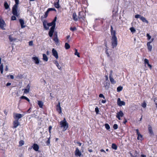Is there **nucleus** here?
<instances>
[{"instance_id": "nucleus-22", "label": "nucleus", "mask_w": 157, "mask_h": 157, "mask_svg": "<svg viewBox=\"0 0 157 157\" xmlns=\"http://www.w3.org/2000/svg\"><path fill=\"white\" fill-rule=\"evenodd\" d=\"M38 104L40 108H42L43 105V102L41 101H38Z\"/></svg>"}, {"instance_id": "nucleus-46", "label": "nucleus", "mask_w": 157, "mask_h": 157, "mask_svg": "<svg viewBox=\"0 0 157 157\" xmlns=\"http://www.w3.org/2000/svg\"><path fill=\"white\" fill-rule=\"evenodd\" d=\"M147 40H150L151 38V36L149 35V34L148 33H147Z\"/></svg>"}, {"instance_id": "nucleus-9", "label": "nucleus", "mask_w": 157, "mask_h": 157, "mask_svg": "<svg viewBox=\"0 0 157 157\" xmlns=\"http://www.w3.org/2000/svg\"><path fill=\"white\" fill-rule=\"evenodd\" d=\"M117 104L120 106L124 105H125V102L121 100L120 98H118L117 100Z\"/></svg>"}, {"instance_id": "nucleus-33", "label": "nucleus", "mask_w": 157, "mask_h": 157, "mask_svg": "<svg viewBox=\"0 0 157 157\" xmlns=\"http://www.w3.org/2000/svg\"><path fill=\"white\" fill-rule=\"evenodd\" d=\"M112 147L113 149L116 150L117 149V146L116 144L113 143L112 144Z\"/></svg>"}, {"instance_id": "nucleus-39", "label": "nucleus", "mask_w": 157, "mask_h": 157, "mask_svg": "<svg viewBox=\"0 0 157 157\" xmlns=\"http://www.w3.org/2000/svg\"><path fill=\"white\" fill-rule=\"evenodd\" d=\"M24 144V142L23 140H20L19 142V144L20 146H22Z\"/></svg>"}, {"instance_id": "nucleus-32", "label": "nucleus", "mask_w": 157, "mask_h": 157, "mask_svg": "<svg viewBox=\"0 0 157 157\" xmlns=\"http://www.w3.org/2000/svg\"><path fill=\"white\" fill-rule=\"evenodd\" d=\"M65 48L66 49H68L70 48V45L68 43H65Z\"/></svg>"}, {"instance_id": "nucleus-12", "label": "nucleus", "mask_w": 157, "mask_h": 157, "mask_svg": "<svg viewBox=\"0 0 157 157\" xmlns=\"http://www.w3.org/2000/svg\"><path fill=\"white\" fill-rule=\"evenodd\" d=\"M154 39L153 38L151 40V41H149L147 43V49H148V50L149 51H151V50H152V47L151 45H150V44L151 43V42L152 41H153Z\"/></svg>"}, {"instance_id": "nucleus-21", "label": "nucleus", "mask_w": 157, "mask_h": 157, "mask_svg": "<svg viewBox=\"0 0 157 157\" xmlns=\"http://www.w3.org/2000/svg\"><path fill=\"white\" fill-rule=\"evenodd\" d=\"M109 78L110 82L112 84H114L116 83V82L114 80V79L112 78V76H109Z\"/></svg>"}, {"instance_id": "nucleus-15", "label": "nucleus", "mask_w": 157, "mask_h": 157, "mask_svg": "<svg viewBox=\"0 0 157 157\" xmlns=\"http://www.w3.org/2000/svg\"><path fill=\"white\" fill-rule=\"evenodd\" d=\"M13 128H16L20 124V123L17 120H15L13 122Z\"/></svg>"}, {"instance_id": "nucleus-42", "label": "nucleus", "mask_w": 157, "mask_h": 157, "mask_svg": "<svg viewBox=\"0 0 157 157\" xmlns=\"http://www.w3.org/2000/svg\"><path fill=\"white\" fill-rule=\"evenodd\" d=\"M70 29L71 31H74L76 30V28L75 27H71L70 28Z\"/></svg>"}, {"instance_id": "nucleus-43", "label": "nucleus", "mask_w": 157, "mask_h": 157, "mask_svg": "<svg viewBox=\"0 0 157 157\" xmlns=\"http://www.w3.org/2000/svg\"><path fill=\"white\" fill-rule=\"evenodd\" d=\"M15 15L12 16L11 17V20L13 21L16 20V17L15 16Z\"/></svg>"}, {"instance_id": "nucleus-60", "label": "nucleus", "mask_w": 157, "mask_h": 157, "mask_svg": "<svg viewBox=\"0 0 157 157\" xmlns=\"http://www.w3.org/2000/svg\"><path fill=\"white\" fill-rule=\"evenodd\" d=\"M77 144H78V146H81L82 145V143L79 142H77Z\"/></svg>"}, {"instance_id": "nucleus-52", "label": "nucleus", "mask_w": 157, "mask_h": 157, "mask_svg": "<svg viewBox=\"0 0 157 157\" xmlns=\"http://www.w3.org/2000/svg\"><path fill=\"white\" fill-rule=\"evenodd\" d=\"M29 45L30 46H32L33 45V42L32 41H30L29 42Z\"/></svg>"}, {"instance_id": "nucleus-57", "label": "nucleus", "mask_w": 157, "mask_h": 157, "mask_svg": "<svg viewBox=\"0 0 157 157\" xmlns=\"http://www.w3.org/2000/svg\"><path fill=\"white\" fill-rule=\"evenodd\" d=\"M5 70L6 71H7L8 70V66L7 65H6V68H5Z\"/></svg>"}, {"instance_id": "nucleus-34", "label": "nucleus", "mask_w": 157, "mask_h": 157, "mask_svg": "<svg viewBox=\"0 0 157 157\" xmlns=\"http://www.w3.org/2000/svg\"><path fill=\"white\" fill-rule=\"evenodd\" d=\"M123 89V88L121 86H119L117 88V92H120Z\"/></svg>"}, {"instance_id": "nucleus-31", "label": "nucleus", "mask_w": 157, "mask_h": 157, "mask_svg": "<svg viewBox=\"0 0 157 157\" xmlns=\"http://www.w3.org/2000/svg\"><path fill=\"white\" fill-rule=\"evenodd\" d=\"M49 12L48 11V10H47L45 12V14L44 15V16H41V18H46L48 16V13Z\"/></svg>"}, {"instance_id": "nucleus-54", "label": "nucleus", "mask_w": 157, "mask_h": 157, "mask_svg": "<svg viewBox=\"0 0 157 157\" xmlns=\"http://www.w3.org/2000/svg\"><path fill=\"white\" fill-rule=\"evenodd\" d=\"M130 155L131 156V157H137V155H134L132 153H130Z\"/></svg>"}, {"instance_id": "nucleus-62", "label": "nucleus", "mask_w": 157, "mask_h": 157, "mask_svg": "<svg viewBox=\"0 0 157 157\" xmlns=\"http://www.w3.org/2000/svg\"><path fill=\"white\" fill-rule=\"evenodd\" d=\"M52 128V126H51V125L49 126L48 127V130H51Z\"/></svg>"}, {"instance_id": "nucleus-30", "label": "nucleus", "mask_w": 157, "mask_h": 157, "mask_svg": "<svg viewBox=\"0 0 157 157\" xmlns=\"http://www.w3.org/2000/svg\"><path fill=\"white\" fill-rule=\"evenodd\" d=\"M112 37H117L116 35V32L115 30L111 32Z\"/></svg>"}, {"instance_id": "nucleus-63", "label": "nucleus", "mask_w": 157, "mask_h": 157, "mask_svg": "<svg viewBox=\"0 0 157 157\" xmlns=\"http://www.w3.org/2000/svg\"><path fill=\"white\" fill-rule=\"evenodd\" d=\"M10 78L11 79H14V76H13V75H10Z\"/></svg>"}, {"instance_id": "nucleus-24", "label": "nucleus", "mask_w": 157, "mask_h": 157, "mask_svg": "<svg viewBox=\"0 0 157 157\" xmlns=\"http://www.w3.org/2000/svg\"><path fill=\"white\" fill-rule=\"evenodd\" d=\"M33 59L35 61L36 64H38L39 63V60L38 58L37 57H34L33 58Z\"/></svg>"}, {"instance_id": "nucleus-45", "label": "nucleus", "mask_w": 157, "mask_h": 157, "mask_svg": "<svg viewBox=\"0 0 157 157\" xmlns=\"http://www.w3.org/2000/svg\"><path fill=\"white\" fill-rule=\"evenodd\" d=\"M47 10L49 12L51 11H56V10L54 8H49Z\"/></svg>"}, {"instance_id": "nucleus-50", "label": "nucleus", "mask_w": 157, "mask_h": 157, "mask_svg": "<svg viewBox=\"0 0 157 157\" xmlns=\"http://www.w3.org/2000/svg\"><path fill=\"white\" fill-rule=\"evenodd\" d=\"M56 66L57 67V68L59 69V70H61V67L59 65V63H57V64L56 65Z\"/></svg>"}, {"instance_id": "nucleus-58", "label": "nucleus", "mask_w": 157, "mask_h": 157, "mask_svg": "<svg viewBox=\"0 0 157 157\" xmlns=\"http://www.w3.org/2000/svg\"><path fill=\"white\" fill-rule=\"evenodd\" d=\"M147 65L148 66V67H149V68H150L151 69V67H152V66H151V64H150L149 63H148V64H147Z\"/></svg>"}, {"instance_id": "nucleus-7", "label": "nucleus", "mask_w": 157, "mask_h": 157, "mask_svg": "<svg viewBox=\"0 0 157 157\" xmlns=\"http://www.w3.org/2000/svg\"><path fill=\"white\" fill-rule=\"evenodd\" d=\"M136 134L138 136L137 139L138 140L142 141L143 140V136L140 134L138 129H136Z\"/></svg>"}, {"instance_id": "nucleus-11", "label": "nucleus", "mask_w": 157, "mask_h": 157, "mask_svg": "<svg viewBox=\"0 0 157 157\" xmlns=\"http://www.w3.org/2000/svg\"><path fill=\"white\" fill-rule=\"evenodd\" d=\"M56 110L59 114H61L62 113L61 108L60 106V102H59L56 107Z\"/></svg>"}, {"instance_id": "nucleus-4", "label": "nucleus", "mask_w": 157, "mask_h": 157, "mask_svg": "<svg viewBox=\"0 0 157 157\" xmlns=\"http://www.w3.org/2000/svg\"><path fill=\"white\" fill-rule=\"evenodd\" d=\"M112 48H114L117 45V37H112L111 39Z\"/></svg>"}, {"instance_id": "nucleus-44", "label": "nucleus", "mask_w": 157, "mask_h": 157, "mask_svg": "<svg viewBox=\"0 0 157 157\" xmlns=\"http://www.w3.org/2000/svg\"><path fill=\"white\" fill-rule=\"evenodd\" d=\"M113 127L114 129H116L118 128V125L117 124H114L113 125Z\"/></svg>"}, {"instance_id": "nucleus-35", "label": "nucleus", "mask_w": 157, "mask_h": 157, "mask_svg": "<svg viewBox=\"0 0 157 157\" xmlns=\"http://www.w3.org/2000/svg\"><path fill=\"white\" fill-rule=\"evenodd\" d=\"M75 55H77L78 57H80V56L79 55V53L78 52V50L77 49H75Z\"/></svg>"}, {"instance_id": "nucleus-17", "label": "nucleus", "mask_w": 157, "mask_h": 157, "mask_svg": "<svg viewBox=\"0 0 157 157\" xmlns=\"http://www.w3.org/2000/svg\"><path fill=\"white\" fill-rule=\"evenodd\" d=\"M19 21L21 24V27L22 29H23L26 26L24 25V21L23 19H19Z\"/></svg>"}, {"instance_id": "nucleus-49", "label": "nucleus", "mask_w": 157, "mask_h": 157, "mask_svg": "<svg viewBox=\"0 0 157 157\" xmlns=\"http://www.w3.org/2000/svg\"><path fill=\"white\" fill-rule=\"evenodd\" d=\"M9 39L10 40L11 42H12L13 41V38L11 36H9Z\"/></svg>"}, {"instance_id": "nucleus-14", "label": "nucleus", "mask_w": 157, "mask_h": 157, "mask_svg": "<svg viewBox=\"0 0 157 157\" xmlns=\"http://www.w3.org/2000/svg\"><path fill=\"white\" fill-rule=\"evenodd\" d=\"M75 155L76 156H78L80 157L82 155V153L80 151L79 149L78 148H76L75 152Z\"/></svg>"}, {"instance_id": "nucleus-16", "label": "nucleus", "mask_w": 157, "mask_h": 157, "mask_svg": "<svg viewBox=\"0 0 157 157\" xmlns=\"http://www.w3.org/2000/svg\"><path fill=\"white\" fill-rule=\"evenodd\" d=\"M30 86L29 84H28L26 86V89H23V90H24L23 92V94H28L29 93L30 90Z\"/></svg>"}, {"instance_id": "nucleus-27", "label": "nucleus", "mask_w": 157, "mask_h": 157, "mask_svg": "<svg viewBox=\"0 0 157 157\" xmlns=\"http://www.w3.org/2000/svg\"><path fill=\"white\" fill-rule=\"evenodd\" d=\"M4 6L5 9L6 10H7L9 8V5H8V3L6 1H5L4 2Z\"/></svg>"}, {"instance_id": "nucleus-29", "label": "nucleus", "mask_w": 157, "mask_h": 157, "mask_svg": "<svg viewBox=\"0 0 157 157\" xmlns=\"http://www.w3.org/2000/svg\"><path fill=\"white\" fill-rule=\"evenodd\" d=\"M53 40L55 41L56 44H58L59 43L58 37H54L53 39Z\"/></svg>"}, {"instance_id": "nucleus-37", "label": "nucleus", "mask_w": 157, "mask_h": 157, "mask_svg": "<svg viewBox=\"0 0 157 157\" xmlns=\"http://www.w3.org/2000/svg\"><path fill=\"white\" fill-rule=\"evenodd\" d=\"M50 137H49L48 138L47 141L46 142V145L47 146H49L50 145Z\"/></svg>"}, {"instance_id": "nucleus-40", "label": "nucleus", "mask_w": 157, "mask_h": 157, "mask_svg": "<svg viewBox=\"0 0 157 157\" xmlns=\"http://www.w3.org/2000/svg\"><path fill=\"white\" fill-rule=\"evenodd\" d=\"M146 105H147V104L145 102V101H144L143 103H142V104H141V106H142L144 108H145L146 107Z\"/></svg>"}, {"instance_id": "nucleus-3", "label": "nucleus", "mask_w": 157, "mask_h": 157, "mask_svg": "<svg viewBox=\"0 0 157 157\" xmlns=\"http://www.w3.org/2000/svg\"><path fill=\"white\" fill-rule=\"evenodd\" d=\"M60 124L61 128H63V131H66L68 128V124L67 122L66 119L64 118L63 120L60 122Z\"/></svg>"}, {"instance_id": "nucleus-2", "label": "nucleus", "mask_w": 157, "mask_h": 157, "mask_svg": "<svg viewBox=\"0 0 157 157\" xmlns=\"http://www.w3.org/2000/svg\"><path fill=\"white\" fill-rule=\"evenodd\" d=\"M14 0L15 4L12 7V13L13 15H15L16 16L18 17L19 15L18 13L17 12L18 6L19 3V0Z\"/></svg>"}, {"instance_id": "nucleus-48", "label": "nucleus", "mask_w": 157, "mask_h": 157, "mask_svg": "<svg viewBox=\"0 0 157 157\" xmlns=\"http://www.w3.org/2000/svg\"><path fill=\"white\" fill-rule=\"evenodd\" d=\"M108 49H106V51H105V53L107 55V56L108 57H109L110 56V55L109 54V53L108 52Z\"/></svg>"}, {"instance_id": "nucleus-6", "label": "nucleus", "mask_w": 157, "mask_h": 157, "mask_svg": "<svg viewBox=\"0 0 157 157\" xmlns=\"http://www.w3.org/2000/svg\"><path fill=\"white\" fill-rule=\"evenodd\" d=\"M86 16V14L83 11H80L79 12L78 17L79 19H81L83 20H84Z\"/></svg>"}, {"instance_id": "nucleus-55", "label": "nucleus", "mask_w": 157, "mask_h": 157, "mask_svg": "<svg viewBox=\"0 0 157 157\" xmlns=\"http://www.w3.org/2000/svg\"><path fill=\"white\" fill-rule=\"evenodd\" d=\"M54 37H58L57 33L56 32L54 33Z\"/></svg>"}, {"instance_id": "nucleus-64", "label": "nucleus", "mask_w": 157, "mask_h": 157, "mask_svg": "<svg viewBox=\"0 0 157 157\" xmlns=\"http://www.w3.org/2000/svg\"><path fill=\"white\" fill-rule=\"evenodd\" d=\"M146 156L144 154H141V157H146Z\"/></svg>"}, {"instance_id": "nucleus-5", "label": "nucleus", "mask_w": 157, "mask_h": 157, "mask_svg": "<svg viewBox=\"0 0 157 157\" xmlns=\"http://www.w3.org/2000/svg\"><path fill=\"white\" fill-rule=\"evenodd\" d=\"M135 17L136 18H140L143 22H145L147 24L148 23V21L144 17L141 16V15L139 14L136 15L135 16Z\"/></svg>"}, {"instance_id": "nucleus-19", "label": "nucleus", "mask_w": 157, "mask_h": 157, "mask_svg": "<svg viewBox=\"0 0 157 157\" xmlns=\"http://www.w3.org/2000/svg\"><path fill=\"white\" fill-rule=\"evenodd\" d=\"M32 147H33V149L36 151H38L39 149V146L36 144H33L32 146Z\"/></svg>"}, {"instance_id": "nucleus-20", "label": "nucleus", "mask_w": 157, "mask_h": 157, "mask_svg": "<svg viewBox=\"0 0 157 157\" xmlns=\"http://www.w3.org/2000/svg\"><path fill=\"white\" fill-rule=\"evenodd\" d=\"M148 131L149 134L151 135H154V132H153V130L152 129V128L151 126H150V125H148Z\"/></svg>"}, {"instance_id": "nucleus-41", "label": "nucleus", "mask_w": 157, "mask_h": 157, "mask_svg": "<svg viewBox=\"0 0 157 157\" xmlns=\"http://www.w3.org/2000/svg\"><path fill=\"white\" fill-rule=\"evenodd\" d=\"M95 111L96 114H98L99 112V109L97 107H96L95 109Z\"/></svg>"}, {"instance_id": "nucleus-56", "label": "nucleus", "mask_w": 157, "mask_h": 157, "mask_svg": "<svg viewBox=\"0 0 157 157\" xmlns=\"http://www.w3.org/2000/svg\"><path fill=\"white\" fill-rule=\"evenodd\" d=\"M127 122V121L126 119H124V121L123 123L124 124H125Z\"/></svg>"}, {"instance_id": "nucleus-26", "label": "nucleus", "mask_w": 157, "mask_h": 157, "mask_svg": "<svg viewBox=\"0 0 157 157\" xmlns=\"http://www.w3.org/2000/svg\"><path fill=\"white\" fill-rule=\"evenodd\" d=\"M43 59L44 61L46 62L48 61V58L47 55L45 54H43Z\"/></svg>"}, {"instance_id": "nucleus-53", "label": "nucleus", "mask_w": 157, "mask_h": 157, "mask_svg": "<svg viewBox=\"0 0 157 157\" xmlns=\"http://www.w3.org/2000/svg\"><path fill=\"white\" fill-rule=\"evenodd\" d=\"M3 66L2 64H1L0 65V70H3Z\"/></svg>"}, {"instance_id": "nucleus-28", "label": "nucleus", "mask_w": 157, "mask_h": 157, "mask_svg": "<svg viewBox=\"0 0 157 157\" xmlns=\"http://www.w3.org/2000/svg\"><path fill=\"white\" fill-rule=\"evenodd\" d=\"M20 98L21 99H25L29 102L30 101V100L28 98L24 96H22Z\"/></svg>"}, {"instance_id": "nucleus-8", "label": "nucleus", "mask_w": 157, "mask_h": 157, "mask_svg": "<svg viewBox=\"0 0 157 157\" xmlns=\"http://www.w3.org/2000/svg\"><path fill=\"white\" fill-rule=\"evenodd\" d=\"M124 115L123 113L121 110H120L119 111L117 114L116 117L119 120L121 119V117H123Z\"/></svg>"}, {"instance_id": "nucleus-59", "label": "nucleus", "mask_w": 157, "mask_h": 157, "mask_svg": "<svg viewBox=\"0 0 157 157\" xmlns=\"http://www.w3.org/2000/svg\"><path fill=\"white\" fill-rule=\"evenodd\" d=\"M54 63L56 64H57V63H58L57 60H55L54 61Z\"/></svg>"}, {"instance_id": "nucleus-38", "label": "nucleus", "mask_w": 157, "mask_h": 157, "mask_svg": "<svg viewBox=\"0 0 157 157\" xmlns=\"http://www.w3.org/2000/svg\"><path fill=\"white\" fill-rule=\"evenodd\" d=\"M105 128L107 130H109L110 128V127L109 125V124H105Z\"/></svg>"}, {"instance_id": "nucleus-47", "label": "nucleus", "mask_w": 157, "mask_h": 157, "mask_svg": "<svg viewBox=\"0 0 157 157\" xmlns=\"http://www.w3.org/2000/svg\"><path fill=\"white\" fill-rule=\"evenodd\" d=\"M144 63L145 64H148V63H149L148 60L147 59H145L144 60Z\"/></svg>"}, {"instance_id": "nucleus-61", "label": "nucleus", "mask_w": 157, "mask_h": 157, "mask_svg": "<svg viewBox=\"0 0 157 157\" xmlns=\"http://www.w3.org/2000/svg\"><path fill=\"white\" fill-rule=\"evenodd\" d=\"M11 85V83L10 82L7 83L6 84V86H10Z\"/></svg>"}, {"instance_id": "nucleus-10", "label": "nucleus", "mask_w": 157, "mask_h": 157, "mask_svg": "<svg viewBox=\"0 0 157 157\" xmlns=\"http://www.w3.org/2000/svg\"><path fill=\"white\" fill-rule=\"evenodd\" d=\"M6 25L3 19H0V28L2 29H4V26Z\"/></svg>"}, {"instance_id": "nucleus-13", "label": "nucleus", "mask_w": 157, "mask_h": 157, "mask_svg": "<svg viewBox=\"0 0 157 157\" xmlns=\"http://www.w3.org/2000/svg\"><path fill=\"white\" fill-rule=\"evenodd\" d=\"M52 55L54 56L56 58L58 59L59 57L58 53L53 48L52 50Z\"/></svg>"}, {"instance_id": "nucleus-25", "label": "nucleus", "mask_w": 157, "mask_h": 157, "mask_svg": "<svg viewBox=\"0 0 157 157\" xmlns=\"http://www.w3.org/2000/svg\"><path fill=\"white\" fill-rule=\"evenodd\" d=\"M47 24V21L46 20H44L43 21V26H44V28L46 29L47 30L48 29V28L46 26Z\"/></svg>"}, {"instance_id": "nucleus-51", "label": "nucleus", "mask_w": 157, "mask_h": 157, "mask_svg": "<svg viewBox=\"0 0 157 157\" xmlns=\"http://www.w3.org/2000/svg\"><path fill=\"white\" fill-rule=\"evenodd\" d=\"M99 96L100 98H105V97L104 96V95L102 94H100L99 95Z\"/></svg>"}, {"instance_id": "nucleus-18", "label": "nucleus", "mask_w": 157, "mask_h": 157, "mask_svg": "<svg viewBox=\"0 0 157 157\" xmlns=\"http://www.w3.org/2000/svg\"><path fill=\"white\" fill-rule=\"evenodd\" d=\"M22 117V116L21 114L20 113H16L15 116H14V118L15 120H18L19 119L21 118Z\"/></svg>"}, {"instance_id": "nucleus-36", "label": "nucleus", "mask_w": 157, "mask_h": 157, "mask_svg": "<svg viewBox=\"0 0 157 157\" xmlns=\"http://www.w3.org/2000/svg\"><path fill=\"white\" fill-rule=\"evenodd\" d=\"M130 30L131 32L132 33H134L136 31L135 29L133 27L130 28Z\"/></svg>"}, {"instance_id": "nucleus-1", "label": "nucleus", "mask_w": 157, "mask_h": 157, "mask_svg": "<svg viewBox=\"0 0 157 157\" xmlns=\"http://www.w3.org/2000/svg\"><path fill=\"white\" fill-rule=\"evenodd\" d=\"M57 20V17H55L53 21L50 23H47V25L48 26H52L50 28V30L49 32L48 35L50 37H52L54 32V29L56 27V22Z\"/></svg>"}, {"instance_id": "nucleus-23", "label": "nucleus", "mask_w": 157, "mask_h": 157, "mask_svg": "<svg viewBox=\"0 0 157 157\" xmlns=\"http://www.w3.org/2000/svg\"><path fill=\"white\" fill-rule=\"evenodd\" d=\"M72 17L73 19L75 21H77L78 19V18L77 17V16L76 15V14L75 13H74L72 15Z\"/></svg>"}]
</instances>
